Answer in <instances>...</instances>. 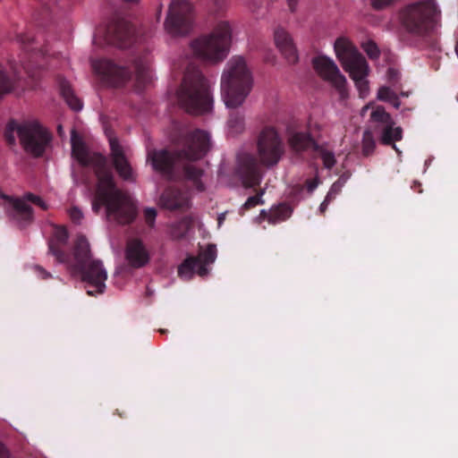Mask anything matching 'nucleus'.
Instances as JSON below:
<instances>
[{
	"label": "nucleus",
	"instance_id": "1a4fd4ad",
	"mask_svg": "<svg viewBox=\"0 0 458 458\" xmlns=\"http://www.w3.org/2000/svg\"><path fill=\"white\" fill-rule=\"evenodd\" d=\"M192 28L191 4L187 0H172L165 21V31L172 37H182Z\"/></svg>",
	"mask_w": 458,
	"mask_h": 458
},
{
	"label": "nucleus",
	"instance_id": "09e8293b",
	"mask_svg": "<svg viewBox=\"0 0 458 458\" xmlns=\"http://www.w3.org/2000/svg\"><path fill=\"white\" fill-rule=\"evenodd\" d=\"M18 40H19V42L23 44V43H25V41H28V42L31 41L32 38L28 37V36H21H21H18Z\"/></svg>",
	"mask_w": 458,
	"mask_h": 458
},
{
	"label": "nucleus",
	"instance_id": "20e7f679",
	"mask_svg": "<svg viewBox=\"0 0 458 458\" xmlns=\"http://www.w3.org/2000/svg\"><path fill=\"white\" fill-rule=\"evenodd\" d=\"M252 86V74L245 59L241 55L233 56L221 77V97L225 106L230 109L242 106Z\"/></svg>",
	"mask_w": 458,
	"mask_h": 458
},
{
	"label": "nucleus",
	"instance_id": "a18cd8bd",
	"mask_svg": "<svg viewBox=\"0 0 458 458\" xmlns=\"http://www.w3.org/2000/svg\"><path fill=\"white\" fill-rule=\"evenodd\" d=\"M318 183V181L316 179L309 181L307 182V187H308L309 191H314L317 188Z\"/></svg>",
	"mask_w": 458,
	"mask_h": 458
},
{
	"label": "nucleus",
	"instance_id": "de8ad7c7",
	"mask_svg": "<svg viewBox=\"0 0 458 458\" xmlns=\"http://www.w3.org/2000/svg\"><path fill=\"white\" fill-rule=\"evenodd\" d=\"M0 458H10L8 451L5 449V447L3 445V444L0 442Z\"/></svg>",
	"mask_w": 458,
	"mask_h": 458
},
{
	"label": "nucleus",
	"instance_id": "e433bc0d",
	"mask_svg": "<svg viewBox=\"0 0 458 458\" xmlns=\"http://www.w3.org/2000/svg\"><path fill=\"white\" fill-rule=\"evenodd\" d=\"M334 47L338 60L342 63L344 60V38H338L335 42Z\"/></svg>",
	"mask_w": 458,
	"mask_h": 458
},
{
	"label": "nucleus",
	"instance_id": "bb28decb",
	"mask_svg": "<svg viewBox=\"0 0 458 458\" xmlns=\"http://www.w3.org/2000/svg\"><path fill=\"white\" fill-rule=\"evenodd\" d=\"M186 161H190L189 159H183L182 163L179 165V167L182 168L183 176L185 179L192 182L198 190L203 191V184L200 182V178L203 175V170L197 167L195 165L186 163Z\"/></svg>",
	"mask_w": 458,
	"mask_h": 458
},
{
	"label": "nucleus",
	"instance_id": "39448f33",
	"mask_svg": "<svg viewBox=\"0 0 458 458\" xmlns=\"http://www.w3.org/2000/svg\"><path fill=\"white\" fill-rule=\"evenodd\" d=\"M232 42V27L228 21L218 22L214 29L190 42L191 55L204 63L216 64L229 54Z\"/></svg>",
	"mask_w": 458,
	"mask_h": 458
},
{
	"label": "nucleus",
	"instance_id": "864d4df0",
	"mask_svg": "<svg viewBox=\"0 0 458 458\" xmlns=\"http://www.w3.org/2000/svg\"><path fill=\"white\" fill-rule=\"evenodd\" d=\"M10 142L13 143L14 141V138L13 137H11V136H7Z\"/></svg>",
	"mask_w": 458,
	"mask_h": 458
},
{
	"label": "nucleus",
	"instance_id": "2eb2a0df",
	"mask_svg": "<svg viewBox=\"0 0 458 458\" xmlns=\"http://www.w3.org/2000/svg\"><path fill=\"white\" fill-rule=\"evenodd\" d=\"M316 72L332 87L335 88L339 94H344V77L334 61L327 56L320 55L312 61Z\"/></svg>",
	"mask_w": 458,
	"mask_h": 458
},
{
	"label": "nucleus",
	"instance_id": "c85d7f7f",
	"mask_svg": "<svg viewBox=\"0 0 458 458\" xmlns=\"http://www.w3.org/2000/svg\"><path fill=\"white\" fill-rule=\"evenodd\" d=\"M290 144L295 151H305L308 149L314 150V145L317 143L310 138V134L305 132L294 133L291 140Z\"/></svg>",
	"mask_w": 458,
	"mask_h": 458
},
{
	"label": "nucleus",
	"instance_id": "412c9836",
	"mask_svg": "<svg viewBox=\"0 0 458 458\" xmlns=\"http://www.w3.org/2000/svg\"><path fill=\"white\" fill-rule=\"evenodd\" d=\"M160 203L170 210L182 208L188 205V199L178 190L167 189L160 197Z\"/></svg>",
	"mask_w": 458,
	"mask_h": 458
},
{
	"label": "nucleus",
	"instance_id": "37998d69",
	"mask_svg": "<svg viewBox=\"0 0 458 458\" xmlns=\"http://www.w3.org/2000/svg\"><path fill=\"white\" fill-rule=\"evenodd\" d=\"M34 270L37 273V275L42 279H47V278L51 277L50 273H48L47 271H46L43 267H41L39 266H35Z\"/></svg>",
	"mask_w": 458,
	"mask_h": 458
},
{
	"label": "nucleus",
	"instance_id": "8fccbe9b",
	"mask_svg": "<svg viewBox=\"0 0 458 458\" xmlns=\"http://www.w3.org/2000/svg\"><path fill=\"white\" fill-rule=\"evenodd\" d=\"M328 203H329V201H327V199H325V200L321 203V205H320V211L322 213L326 210L327 206Z\"/></svg>",
	"mask_w": 458,
	"mask_h": 458
},
{
	"label": "nucleus",
	"instance_id": "dca6fc26",
	"mask_svg": "<svg viewBox=\"0 0 458 458\" xmlns=\"http://www.w3.org/2000/svg\"><path fill=\"white\" fill-rule=\"evenodd\" d=\"M109 145L113 165L119 176L125 181L134 182L136 176L128 160V148L112 136L109 137Z\"/></svg>",
	"mask_w": 458,
	"mask_h": 458
},
{
	"label": "nucleus",
	"instance_id": "a211bd4d",
	"mask_svg": "<svg viewBox=\"0 0 458 458\" xmlns=\"http://www.w3.org/2000/svg\"><path fill=\"white\" fill-rule=\"evenodd\" d=\"M125 259L133 267H141L149 260V255L142 242L138 239H132L128 242Z\"/></svg>",
	"mask_w": 458,
	"mask_h": 458
},
{
	"label": "nucleus",
	"instance_id": "c9c22d12",
	"mask_svg": "<svg viewBox=\"0 0 458 458\" xmlns=\"http://www.w3.org/2000/svg\"><path fill=\"white\" fill-rule=\"evenodd\" d=\"M342 191V183L340 182V180L336 182H335L330 191H328L326 199H327V201H330L331 199H333L334 198H335V196L339 195L340 192Z\"/></svg>",
	"mask_w": 458,
	"mask_h": 458
},
{
	"label": "nucleus",
	"instance_id": "5701e85b",
	"mask_svg": "<svg viewBox=\"0 0 458 458\" xmlns=\"http://www.w3.org/2000/svg\"><path fill=\"white\" fill-rule=\"evenodd\" d=\"M68 241V233L63 227H57L55 230L53 239L49 242V251L54 255L59 263L66 260L65 254L60 250L59 245H64Z\"/></svg>",
	"mask_w": 458,
	"mask_h": 458
},
{
	"label": "nucleus",
	"instance_id": "6ab92c4d",
	"mask_svg": "<svg viewBox=\"0 0 458 458\" xmlns=\"http://www.w3.org/2000/svg\"><path fill=\"white\" fill-rule=\"evenodd\" d=\"M240 173L242 183L246 188H251L260 182L261 176L259 171L257 162L250 156L244 157Z\"/></svg>",
	"mask_w": 458,
	"mask_h": 458
},
{
	"label": "nucleus",
	"instance_id": "4c0bfd02",
	"mask_svg": "<svg viewBox=\"0 0 458 458\" xmlns=\"http://www.w3.org/2000/svg\"><path fill=\"white\" fill-rule=\"evenodd\" d=\"M263 194V191L260 192V195H257V196H251L250 198H248V199L246 200V202L244 203L243 207L248 209V208H253L259 204H262L263 201L261 199V195Z\"/></svg>",
	"mask_w": 458,
	"mask_h": 458
},
{
	"label": "nucleus",
	"instance_id": "f3484780",
	"mask_svg": "<svg viewBox=\"0 0 458 458\" xmlns=\"http://www.w3.org/2000/svg\"><path fill=\"white\" fill-rule=\"evenodd\" d=\"M93 69L102 78L114 86L125 82L130 78V72L123 66H119L110 60H99L93 63Z\"/></svg>",
	"mask_w": 458,
	"mask_h": 458
},
{
	"label": "nucleus",
	"instance_id": "aec40b11",
	"mask_svg": "<svg viewBox=\"0 0 458 458\" xmlns=\"http://www.w3.org/2000/svg\"><path fill=\"white\" fill-rule=\"evenodd\" d=\"M275 42L276 47L285 56L289 63L294 64L298 60V55L290 35L283 29L275 31Z\"/></svg>",
	"mask_w": 458,
	"mask_h": 458
},
{
	"label": "nucleus",
	"instance_id": "393cba45",
	"mask_svg": "<svg viewBox=\"0 0 458 458\" xmlns=\"http://www.w3.org/2000/svg\"><path fill=\"white\" fill-rule=\"evenodd\" d=\"M20 87L24 88L25 85L21 83V78L16 73L0 71V100L6 94ZM26 87H29V85H26Z\"/></svg>",
	"mask_w": 458,
	"mask_h": 458
},
{
	"label": "nucleus",
	"instance_id": "c03bdc74",
	"mask_svg": "<svg viewBox=\"0 0 458 458\" xmlns=\"http://www.w3.org/2000/svg\"><path fill=\"white\" fill-rule=\"evenodd\" d=\"M388 103H390L396 109H398L401 105L399 98L396 94L392 98V99Z\"/></svg>",
	"mask_w": 458,
	"mask_h": 458
},
{
	"label": "nucleus",
	"instance_id": "c756f323",
	"mask_svg": "<svg viewBox=\"0 0 458 458\" xmlns=\"http://www.w3.org/2000/svg\"><path fill=\"white\" fill-rule=\"evenodd\" d=\"M316 156L322 159L324 166L327 169L332 168L335 165V157L333 150L328 145H314Z\"/></svg>",
	"mask_w": 458,
	"mask_h": 458
},
{
	"label": "nucleus",
	"instance_id": "f257e3e1",
	"mask_svg": "<svg viewBox=\"0 0 458 458\" xmlns=\"http://www.w3.org/2000/svg\"><path fill=\"white\" fill-rule=\"evenodd\" d=\"M71 141L74 158L83 166H91L98 178L92 210L98 214L104 206L109 221L119 225L132 222L136 216L135 205L128 194L116 188L106 157L89 151L75 131H72Z\"/></svg>",
	"mask_w": 458,
	"mask_h": 458
},
{
	"label": "nucleus",
	"instance_id": "ddd939ff",
	"mask_svg": "<svg viewBox=\"0 0 458 458\" xmlns=\"http://www.w3.org/2000/svg\"><path fill=\"white\" fill-rule=\"evenodd\" d=\"M131 25L121 20L110 24L106 29L99 28L94 37V43L98 46L114 45L119 47H126L127 40L132 35Z\"/></svg>",
	"mask_w": 458,
	"mask_h": 458
},
{
	"label": "nucleus",
	"instance_id": "423d86ee",
	"mask_svg": "<svg viewBox=\"0 0 458 458\" xmlns=\"http://www.w3.org/2000/svg\"><path fill=\"white\" fill-rule=\"evenodd\" d=\"M211 82L198 69L186 72L178 98L182 106L191 114L209 112L213 106Z\"/></svg>",
	"mask_w": 458,
	"mask_h": 458
},
{
	"label": "nucleus",
	"instance_id": "f03ea898",
	"mask_svg": "<svg viewBox=\"0 0 458 458\" xmlns=\"http://www.w3.org/2000/svg\"><path fill=\"white\" fill-rule=\"evenodd\" d=\"M210 148L209 135L203 131H195L185 140L184 148L177 152L170 153L165 149L150 150L148 152L147 162L152 168L165 175L169 180L179 178L177 169L182 160H199L202 158Z\"/></svg>",
	"mask_w": 458,
	"mask_h": 458
},
{
	"label": "nucleus",
	"instance_id": "473e14b6",
	"mask_svg": "<svg viewBox=\"0 0 458 458\" xmlns=\"http://www.w3.org/2000/svg\"><path fill=\"white\" fill-rule=\"evenodd\" d=\"M376 147L373 133L370 131H365L362 138V154L366 157L372 154Z\"/></svg>",
	"mask_w": 458,
	"mask_h": 458
},
{
	"label": "nucleus",
	"instance_id": "49530a36",
	"mask_svg": "<svg viewBox=\"0 0 458 458\" xmlns=\"http://www.w3.org/2000/svg\"><path fill=\"white\" fill-rule=\"evenodd\" d=\"M0 458H10L8 451L5 449V447L3 445V444L0 442Z\"/></svg>",
	"mask_w": 458,
	"mask_h": 458
},
{
	"label": "nucleus",
	"instance_id": "a19ab883",
	"mask_svg": "<svg viewBox=\"0 0 458 458\" xmlns=\"http://www.w3.org/2000/svg\"><path fill=\"white\" fill-rule=\"evenodd\" d=\"M146 222L151 226L157 216V211L155 208H148L144 211Z\"/></svg>",
	"mask_w": 458,
	"mask_h": 458
},
{
	"label": "nucleus",
	"instance_id": "58836bf2",
	"mask_svg": "<svg viewBox=\"0 0 458 458\" xmlns=\"http://www.w3.org/2000/svg\"><path fill=\"white\" fill-rule=\"evenodd\" d=\"M370 2L375 10H383L394 4V0H370Z\"/></svg>",
	"mask_w": 458,
	"mask_h": 458
},
{
	"label": "nucleus",
	"instance_id": "a878e982",
	"mask_svg": "<svg viewBox=\"0 0 458 458\" xmlns=\"http://www.w3.org/2000/svg\"><path fill=\"white\" fill-rule=\"evenodd\" d=\"M293 213L292 208L287 204L273 207L269 211L263 210L261 214L270 224H277L288 219Z\"/></svg>",
	"mask_w": 458,
	"mask_h": 458
},
{
	"label": "nucleus",
	"instance_id": "4be33fe9",
	"mask_svg": "<svg viewBox=\"0 0 458 458\" xmlns=\"http://www.w3.org/2000/svg\"><path fill=\"white\" fill-rule=\"evenodd\" d=\"M208 273V268L199 265L193 257L187 258L178 267L179 276L185 280L192 278L195 274L205 276Z\"/></svg>",
	"mask_w": 458,
	"mask_h": 458
},
{
	"label": "nucleus",
	"instance_id": "9b49d317",
	"mask_svg": "<svg viewBox=\"0 0 458 458\" xmlns=\"http://www.w3.org/2000/svg\"><path fill=\"white\" fill-rule=\"evenodd\" d=\"M3 199L6 201L5 209L8 216L21 227H24L33 221V212L27 201H30L42 210L48 208L47 203L39 196L32 193H26L21 199H14L4 193H0Z\"/></svg>",
	"mask_w": 458,
	"mask_h": 458
},
{
	"label": "nucleus",
	"instance_id": "72a5a7b5",
	"mask_svg": "<svg viewBox=\"0 0 458 458\" xmlns=\"http://www.w3.org/2000/svg\"><path fill=\"white\" fill-rule=\"evenodd\" d=\"M363 50L367 53L370 59H377L380 55V51L374 41H367L362 44Z\"/></svg>",
	"mask_w": 458,
	"mask_h": 458
},
{
	"label": "nucleus",
	"instance_id": "cd10ccee",
	"mask_svg": "<svg viewBox=\"0 0 458 458\" xmlns=\"http://www.w3.org/2000/svg\"><path fill=\"white\" fill-rule=\"evenodd\" d=\"M227 133L234 136L240 134L245 130V117L240 111H233L229 114L226 122Z\"/></svg>",
	"mask_w": 458,
	"mask_h": 458
},
{
	"label": "nucleus",
	"instance_id": "0eeeda50",
	"mask_svg": "<svg viewBox=\"0 0 458 458\" xmlns=\"http://www.w3.org/2000/svg\"><path fill=\"white\" fill-rule=\"evenodd\" d=\"M8 130L16 131L24 150L36 157L44 153L51 139L47 131L35 121L21 123L12 122L8 124Z\"/></svg>",
	"mask_w": 458,
	"mask_h": 458
},
{
	"label": "nucleus",
	"instance_id": "b1692460",
	"mask_svg": "<svg viewBox=\"0 0 458 458\" xmlns=\"http://www.w3.org/2000/svg\"><path fill=\"white\" fill-rule=\"evenodd\" d=\"M75 267L77 269L84 267L94 259H91L89 243L84 236H79L74 248Z\"/></svg>",
	"mask_w": 458,
	"mask_h": 458
},
{
	"label": "nucleus",
	"instance_id": "7c9ffc66",
	"mask_svg": "<svg viewBox=\"0 0 458 458\" xmlns=\"http://www.w3.org/2000/svg\"><path fill=\"white\" fill-rule=\"evenodd\" d=\"M61 94L65 99L67 105L74 111H79L82 108L81 100L74 95L72 88L67 83L61 85Z\"/></svg>",
	"mask_w": 458,
	"mask_h": 458
},
{
	"label": "nucleus",
	"instance_id": "f704fd0d",
	"mask_svg": "<svg viewBox=\"0 0 458 458\" xmlns=\"http://www.w3.org/2000/svg\"><path fill=\"white\" fill-rule=\"evenodd\" d=\"M395 94L389 87L382 86L377 90V98L381 101L389 102Z\"/></svg>",
	"mask_w": 458,
	"mask_h": 458
},
{
	"label": "nucleus",
	"instance_id": "6e6552de",
	"mask_svg": "<svg viewBox=\"0 0 458 458\" xmlns=\"http://www.w3.org/2000/svg\"><path fill=\"white\" fill-rule=\"evenodd\" d=\"M369 72L370 69L364 55L345 38V72H348L353 81L360 98H365L369 94L368 76Z\"/></svg>",
	"mask_w": 458,
	"mask_h": 458
},
{
	"label": "nucleus",
	"instance_id": "5fc2aeb1",
	"mask_svg": "<svg viewBox=\"0 0 458 458\" xmlns=\"http://www.w3.org/2000/svg\"><path fill=\"white\" fill-rule=\"evenodd\" d=\"M344 176H345V181H346L347 178L350 176V174H349V173L347 171H345Z\"/></svg>",
	"mask_w": 458,
	"mask_h": 458
},
{
	"label": "nucleus",
	"instance_id": "79ce46f5",
	"mask_svg": "<svg viewBox=\"0 0 458 458\" xmlns=\"http://www.w3.org/2000/svg\"><path fill=\"white\" fill-rule=\"evenodd\" d=\"M387 80L391 83H395L398 81L400 73L399 72L394 68H389L386 72Z\"/></svg>",
	"mask_w": 458,
	"mask_h": 458
},
{
	"label": "nucleus",
	"instance_id": "7ed1b4c3",
	"mask_svg": "<svg viewBox=\"0 0 458 458\" xmlns=\"http://www.w3.org/2000/svg\"><path fill=\"white\" fill-rule=\"evenodd\" d=\"M398 21L405 33L424 38L437 34L441 28L442 13L436 0H419L402 7Z\"/></svg>",
	"mask_w": 458,
	"mask_h": 458
},
{
	"label": "nucleus",
	"instance_id": "9d476101",
	"mask_svg": "<svg viewBox=\"0 0 458 458\" xmlns=\"http://www.w3.org/2000/svg\"><path fill=\"white\" fill-rule=\"evenodd\" d=\"M284 152V143L278 132L273 127H265L257 140L259 162L267 167L273 166L279 162Z\"/></svg>",
	"mask_w": 458,
	"mask_h": 458
},
{
	"label": "nucleus",
	"instance_id": "ea45409f",
	"mask_svg": "<svg viewBox=\"0 0 458 458\" xmlns=\"http://www.w3.org/2000/svg\"><path fill=\"white\" fill-rule=\"evenodd\" d=\"M69 215L71 219L77 224H80L83 218L82 211L77 207L72 208L69 211Z\"/></svg>",
	"mask_w": 458,
	"mask_h": 458
},
{
	"label": "nucleus",
	"instance_id": "3c124183",
	"mask_svg": "<svg viewBox=\"0 0 458 458\" xmlns=\"http://www.w3.org/2000/svg\"><path fill=\"white\" fill-rule=\"evenodd\" d=\"M288 4H289V6L291 8L292 11L294 10V7H295V4H296V2L297 0H287Z\"/></svg>",
	"mask_w": 458,
	"mask_h": 458
},
{
	"label": "nucleus",
	"instance_id": "603ef678",
	"mask_svg": "<svg viewBox=\"0 0 458 458\" xmlns=\"http://www.w3.org/2000/svg\"><path fill=\"white\" fill-rule=\"evenodd\" d=\"M58 131H59L60 134L63 133V128H62L61 125L58 126Z\"/></svg>",
	"mask_w": 458,
	"mask_h": 458
},
{
	"label": "nucleus",
	"instance_id": "4468645a",
	"mask_svg": "<svg viewBox=\"0 0 458 458\" xmlns=\"http://www.w3.org/2000/svg\"><path fill=\"white\" fill-rule=\"evenodd\" d=\"M89 295L103 293L106 289L107 272L100 260L95 259L78 269Z\"/></svg>",
	"mask_w": 458,
	"mask_h": 458
},
{
	"label": "nucleus",
	"instance_id": "2f4dec72",
	"mask_svg": "<svg viewBox=\"0 0 458 458\" xmlns=\"http://www.w3.org/2000/svg\"><path fill=\"white\" fill-rule=\"evenodd\" d=\"M216 258V248L209 244L204 251H201L197 258L198 263L207 268V266L212 264Z\"/></svg>",
	"mask_w": 458,
	"mask_h": 458
},
{
	"label": "nucleus",
	"instance_id": "f8f14e48",
	"mask_svg": "<svg viewBox=\"0 0 458 458\" xmlns=\"http://www.w3.org/2000/svg\"><path fill=\"white\" fill-rule=\"evenodd\" d=\"M370 122L374 124V131L380 142L395 148L394 142L402 139L403 131L401 127L394 128V123L383 106H378L371 112Z\"/></svg>",
	"mask_w": 458,
	"mask_h": 458
}]
</instances>
